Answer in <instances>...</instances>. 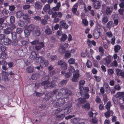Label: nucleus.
Returning a JSON list of instances; mask_svg holds the SVG:
<instances>
[{"instance_id":"obj_1","label":"nucleus","mask_w":124,"mask_h":124,"mask_svg":"<svg viewBox=\"0 0 124 124\" xmlns=\"http://www.w3.org/2000/svg\"><path fill=\"white\" fill-rule=\"evenodd\" d=\"M66 107L62 111L63 113L65 115L70 113L71 111L72 103L69 102L66 105Z\"/></svg>"},{"instance_id":"obj_2","label":"nucleus","mask_w":124,"mask_h":124,"mask_svg":"<svg viewBox=\"0 0 124 124\" xmlns=\"http://www.w3.org/2000/svg\"><path fill=\"white\" fill-rule=\"evenodd\" d=\"M111 56L109 55L107 56L105 58H104L105 62V65L108 67L109 68L112 66V63H111Z\"/></svg>"},{"instance_id":"obj_3","label":"nucleus","mask_w":124,"mask_h":124,"mask_svg":"<svg viewBox=\"0 0 124 124\" xmlns=\"http://www.w3.org/2000/svg\"><path fill=\"white\" fill-rule=\"evenodd\" d=\"M56 6L53 7L50 10L49 12V14L51 15L54 12L57 11L59 10V8L61 6L60 2H59L56 3Z\"/></svg>"},{"instance_id":"obj_4","label":"nucleus","mask_w":124,"mask_h":124,"mask_svg":"<svg viewBox=\"0 0 124 124\" xmlns=\"http://www.w3.org/2000/svg\"><path fill=\"white\" fill-rule=\"evenodd\" d=\"M58 99L55 103V106L56 107L61 106L65 103V101L64 98H60L58 97Z\"/></svg>"},{"instance_id":"obj_5","label":"nucleus","mask_w":124,"mask_h":124,"mask_svg":"<svg viewBox=\"0 0 124 124\" xmlns=\"http://www.w3.org/2000/svg\"><path fill=\"white\" fill-rule=\"evenodd\" d=\"M31 54L32 56L33 59L32 60L36 58L37 60H38L39 61H40L41 62H42L44 60V57L42 56H40L39 57H36L37 55L34 52H33L31 53Z\"/></svg>"},{"instance_id":"obj_6","label":"nucleus","mask_w":124,"mask_h":124,"mask_svg":"<svg viewBox=\"0 0 124 124\" xmlns=\"http://www.w3.org/2000/svg\"><path fill=\"white\" fill-rule=\"evenodd\" d=\"M115 73L118 77L120 76L122 78H124V70L116 69Z\"/></svg>"},{"instance_id":"obj_7","label":"nucleus","mask_w":124,"mask_h":124,"mask_svg":"<svg viewBox=\"0 0 124 124\" xmlns=\"http://www.w3.org/2000/svg\"><path fill=\"white\" fill-rule=\"evenodd\" d=\"M58 65L61 66L63 70H66L67 69V65L66 63L63 60H61L58 62Z\"/></svg>"},{"instance_id":"obj_8","label":"nucleus","mask_w":124,"mask_h":124,"mask_svg":"<svg viewBox=\"0 0 124 124\" xmlns=\"http://www.w3.org/2000/svg\"><path fill=\"white\" fill-rule=\"evenodd\" d=\"M60 28L62 29L63 28L65 29H67L69 27L68 25L66 23L64 20L61 21L60 22Z\"/></svg>"},{"instance_id":"obj_9","label":"nucleus","mask_w":124,"mask_h":124,"mask_svg":"<svg viewBox=\"0 0 124 124\" xmlns=\"http://www.w3.org/2000/svg\"><path fill=\"white\" fill-rule=\"evenodd\" d=\"M58 89H55L53 90L52 93V95L51 97L52 98L51 99V101L53 103L54 102L57 98H58L57 96V93L58 92Z\"/></svg>"},{"instance_id":"obj_10","label":"nucleus","mask_w":124,"mask_h":124,"mask_svg":"<svg viewBox=\"0 0 124 124\" xmlns=\"http://www.w3.org/2000/svg\"><path fill=\"white\" fill-rule=\"evenodd\" d=\"M34 8L36 9L37 10H40L43 7L42 3L39 1H36L34 4Z\"/></svg>"},{"instance_id":"obj_11","label":"nucleus","mask_w":124,"mask_h":124,"mask_svg":"<svg viewBox=\"0 0 124 124\" xmlns=\"http://www.w3.org/2000/svg\"><path fill=\"white\" fill-rule=\"evenodd\" d=\"M62 90L63 94L64 95H70L72 94L71 91L66 88H63Z\"/></svg>"},{"instance_id":"obj_12","label":"nucleus","mask_w":124,"mask_h":124,"mask_svg":"<svg viewBox=\"0 0 124 124\" xmlns=\"http://www.w3.org/2000/svg\"><path fill=\"white\" fill-rule=\"evenodd\" d=\"M115 96L116 98H118L119 99L123 100L124 101V92H118L116 94Z\"/></svg>"},{"instance_id":"obj_13","label":"nucleus","mask_w":124,"mask_h":124,"mask_svg":"<svg viewBox=\"0 0 124 124\" xmlns=\"http://www.w3.org/2000/svg\"><path fill=\"white\" fill-rule=\"evenodd\" d=\"M113 8L111 6H107L106 8V13L107 15H109L111 13L113 10Z\"/></svg>"},{"instance_id":"obj_14","label":"nucleus","mask_w":124,"mask_h":124,"mask_svg":"<svg viewBox=\"0 0 124 124\" xmlns=\"http://www.w3.org/2000/svg\"><path fill=\"white\" fill-rule=\"evenodd\" d=\"M1 74L2 75V79L4 80H6L8 79V74L7 72L2 71L1 73Z\"/></svg>"},{"instance_id":"obj_15","label":"nucleus","mask_w":124,"mask_h":124,"mask_svg":"<svg viewBox=\"0 0 124 124\" xmlns=\"http://www.w3.org/2000/svg\"><path fill=\"white\" fill-rule=\"evenodd\" d=\"M94 8L96 9H98L101 7V4L100 2L98 0L94 2L93 3Z\"/></svg>"},{"instance_id":"obj_16","label":"nucleus","mask_w":124,"mask_h":124,"mask_svg":"<svg viewBox=\"0 0 124 124\" xmlns=\"http://www.w3.org/2000/svg\"><path fill=\"white\" fill-rule=\"evenodd\" d=\"M50 6L49 4H47L45 5L43 7V10L44 12L47 13L49 14V12L50 10Z\"/></svg>"},{"instance_id":"obj_17","label":"nucleus","mask_w":124,"mask_h":124,"mask_svg":"<svg viewBox=\"0 0 124 124\" xmlns=\"http://www.w3.org/2000/svg\"><path fill=\"white\" fill-rule=\"evenodd\" d=\"M23 18L25 21L27 23H28L30 22V18L27 14H25L24 15L23 14Z\"/></svg>"},{"instance_id":"obj_18","label":"nucleus","mask_w":124,"mask_h":124,"mask_svg":"<svg viewBox=\"0 0 124 124\" xmlns=\"http://www.w3.org/2000/svg\"><path fill=\"white\" fill-rule=\"evenodd\" d=\"M83 108H84L86 110H89L90 108V104L89 103H86L85 104L82 105Z\"/></svg>"},{"instance_id":"obj_19","label":"nucleus","mask_w":124,"mask_h":124,"mask_svg":"<svg viewBox=\"0 0 124 124\" xmlns=\"http://www.w3.org/2000/svg\"><path fill=\"white\" fill-rule=\"evenodd\" d=\"M4 44L5 45H8L11 43V40L8 38H5L3 39Z\"/></svg>"},{"instance_id":"obj_20","label":"nucleus","mask_w":124,"mask_h":124,"mask_svg":"<svg viewBox=\"0 0 124 124\" xmlns=\"http://www.w3.org/2000/svg\"><path fill=\"white\" fill-rule=\"evenodd\" d=\"M65 115L64 114L58 115H56L55 116V119L56 120L59 121L62 119L65 116Z\"/></svg>"},{"instance_id":"obj_21","label":"nucleus","mask_w":124,"mask_h":124,"mask_svg":"<svg viewBox=\"0 0 124 124\" xmlns=\"http://www.w3.org/2000/svg\"><path fill=\"white\" fill-rule=\"evenodd\" d=\"M59 51L61 54H63L66 51L65 48L64 46H62L59 48Z\"/></svg>"},{"instance_id":"obj_22","label":"nucleus","mask_w":124,"mask_h":124,"mask_svg":"<svg viewBox=\"0 0 124 124\" xmlns=\"http://www.w3.org/2000/svg\"><path fill=\"white\" fill-rule=\"evenodd\" d=\"M100 33L101 32L99 31L98 30L97 31H94L93 33V35L94 37L96 39H98L100 37Z\"/></svg>"},{"instance_id":"obj_23","label":"nucleus","mask_w":124,"mask_h":124,"mask_svg":"<svg viewBox=\"0 0 124 124\" xmlns=\"http://www.w3.org/2000/svg\"><path fill=\"white\" fill-rule=\"evenodd\" d=\"M104 88L105 91L107 93H109L111 91L110 88L108 83H105L104 84Z\"/></svg>"},{"instance_id":"obj_24","label":"nucleus","mask_w":124,"mask_h":124,"mask_svg":"<svg viewBox=\"0 0 124 124\" xmlns=\"http://www.w3.org/2000/svg\"><path fill=\"white\" fill-rule=\"evenodd\" d=\"M52 93H49L45 95L44 97V99L46 101L48 100L51 97L52 95Z\"/></svg>"},{"instance_id":"obj_25","label":"nucleus","mask_w":124,"mask_h":124,"mask_svg":"<svg viewBox=\"0 0 124 124\" xmlns=\"http://www.w3.org/2000/svg\"><path fill=\"white\" fill-rule=\"evenodd\" d=\"M44 47V44L43 42H41L39 44L38 46H36L35 47V48L36 50H39Z\"/></svg>"},{"instance_id":"obj_26","label":"nucleus","mask_w":124,"mask_h":124,"mask_svg":"<svg viewBox=\"0 0 124 124\" xmlns=\"http://www.w3.org/2000/svg\"><path fill=\"white\" fill-rule=\"evenodd\" d=\"M33 34L35 36H39L40 34V32L39 30L37 29L33 31Z\"/></svg>"},{"instance_id":"obj_27","label":"nucleus","mask_w":124,"mask_h":124,"mask_svg":"<svg viewBox=\"0 0 124 124\" xmlns=\"http://www.w3.org/2000/svg\"><path fill=\"white\" fill-rule=\"evenodd\" d=\"M12 31V29L10 28L7 27L4 30V32L5 34H7L11 33Z\"/></svg>"},{"instance_id":"obj_28","label":"nucleus","mask_w":124,"mask_h":124,"mask_svg":"<svg viewBox=\"0 0 124 124\" xmlns=\"http://www.w3.org/2000/svg\"><path fill=\"white\" fill-rule=\"evenodd\" d=\"M64 56L66 59L70 58L71 56V53L70 51L68 50H67L65 53Z\"/></svg>"},{"instance_id":"obj_29","label":"nucleus","mask_w":124,"mask_h":124,"mask_svg":"<svg viewBox=\"0 0 124 124\" xmlns=\"http://www.w3.org/2000/svg\"><path fill=\"white\" fill-rule=\"evenodd\" d=\"M99 51L100 52V54L101 56H102L104 55V49L102 46H100L99 47Z\"/></svg>"},{"instance_id":"obj_30","label":"nucleus","mask_w":124,"mask_h":124,"mask_svg":"<svg viewBox=\"0 0 124 124\" xmlns=\"http://www.w3.org/2000/svg\"><path fill=\"white\" fill-rule=\"evenodd\" d=\"M27 29L31 31H33L35 29L34 26L33 24H30L28 26Z\"/></svg>"},{"instance_id":"obj_31","label":"nucleus","mask_w":124,"mask_h":124,"mask_svg":"<svg viewBox=\"0 0 124 124\" xmlns=\"http://www.w3.org/2000/svg\"><path fill=\"white\" fill-rule=\"evenodd\" d=\"M121 49L120 46L119 45H117L114 46V51L116 53L118 52L119 50Z\"/></svg>"},{"instance_id":"obj_32","label":"nucleus","mask_w":124,"mask_h":124,"mask_svg":"<svg viewBox=\"0 0 124 124\" xmlns=\"http://www.w3.org/2000/svg\"><path fill=\"white\" fill-rule=\"evenodd\" d=\"M78 101L80 104H84L86 101L83 98H80L78 99Z\"/></svg>"},{"instance_id":"obj_33","label":"nucleus","mask_w":124,"mask_h":124,"mask_svg":"<svg viewBox=\"0 0 124 124\" xmlns=\"http://www.w3.org/2000/svg\"><path fill=\"white\" fill-rule=\"evenodd\" d=\"M56 79L54 80H53L49 84H48V85H49L51 87H54V85L56 82Z\"/></svg>"},{"instance_id":"obj_34","label":"nucleus","mask_w":124,"mask_h":124,"mask_svg":"<svg viewBox=\"0 0 124 124\" xmlns=\"http://www.w3.org/2000/svg\"><path fill=\"white\" fill-rule=\"evenodd\" d=\"M67 36L66 34L65 33H63L62 34V37L61 38V41H64L67 39Z\"/></svg>"},{"instance_id":"obj_35","label":"nucleus","mask_w":124,"mask_h":124,"mask_svg":"<svg viewBox=\"0 0 124 124\" xmlns=\"http://www.w3.org/2000/svg\"><path fill=\"white\" fill-rule=\"evenodd\" d=\"M108 20L107 16H105L102 19V23L104 24H105L108 22Z\"/></svg>"},{"instance_id":"obj_36","label":"nucleus","mask_w":124,"mask_h":124,"mask_svg":"<svg viewBox=\"0 0 124 124\" xmlns=\"http://www.w3.org/2000/svg\"><path fill=\"white\" fill-rule=\"evenodd\" d=\"M11 36L13 40L16 39L17 38V34L15 32H13L11 33Z\"/></svg>"},{"instance_id":"obj_37","label":"nucleus","mask_w":124,"mask_h":124,"mask_svg":"<svg viewBox=\"0 0 124 124\" xmlns=\"http://www.w3.org/2000/svg\"><path fill=\"white\" fill-rule=\"evenodd\" d=\"M23 13L21 11H18L16 13V16L18 18H20L23 15Z\"/></svg>"},{"instance_id":"obj_38","label":"nucleus","mask_w":124,"mask_h":124,"mask_svg":"<svg viewBox=\"0 0 124 124\" xmlns=\"http://www.w3.org/2000/svg\"><path fill=\"white\" fill-rule=\"evenodd\" d=\"M62 110V109L61 108H58L54 110L53 111V113L54 114H57L61 111Z\"/></svg>"},{"instance_id":"obj_39","label":"nucleus","mask_w":124,"mask_h":124,"mask_svg":"<svg viewBox=\"0 0 124 124\" xmlns=\"http://www.w3.org/2000/svg\"><path fill=\"white\" fill-rule=\"evenodd\" d=\"M91 121L93 124H96L97 123L98 119L96 117L94 116L91 120Z\"/></svg>"},{"instance_id":"obj_40","label":"nucleus","mask_w":124,"mask_h":124,"mask_svg":"<svg viewBox=\"0 0 124 124\" xmlns=\"http://www.w3.org/2000/svg\"><path fill=\"white\" fill-rule=\"evenodd\" d=\"M45 32V33L47 35H51L52 34V30L50 28L46 29Z\"/></svg>"},{"instance_id":"obj_41","label":"nucleus","mask_w":124,"mask_h":124,"mask_svg":"<svg viewBox=\"0 0 124 124\" xmlns=\"http://www.w3.org/2000/svg\"><path fill=\"white\" fill-rule=\"evenodd\" d=\"M7 23H6L1 24L0 25V29L4 30L6 28V27L7 26Z\"/></svg>"},{"instance_id":"obj_42","label":"nucleus","mask_w":124,"mask_h":124,"mask_svg":"<svg viewBox=\"0 0 124 124\" xmlns=\"http://www.w3.org/2000/svg\"><path fill=\"white\" fill-rule=\"evenodd\" d=\"M75 60L73 58H70L68 61V62L70 64H74L75 62Z\"/></svg>"},{"instance_id":"obj_43","label":"nucleus","mask_w":124,"mask_h":124,"mask_svg":"<svg viewBox=\"0 0 124 124\" xmlns=\"http://www.w3.org/2000/svg\"><path fill=\"white\" fill-rule=\"evenodd\" d=\"M10 23L11 24H13L15 22V18L13 16H11L10 19Z\"/></svg>"},{"instance_id":"obj_44","label":"nucleus","mask_w":124,"mask_h":124,"mask_svg":"<svg viewBox=\"0 0 124 124\" xmlns=\"http://www.w3.org/2000/svg\"><path fill=\"white\" fill-rule=\"evenodd\" d=\"M31 32L30 31H29V30L27 28V29L25 30L24 31L25 36L26 37L29 36Z\"/></svg>"},{"instance_id":"obj_45","label":"nucleus","mask_w":124,"mask_h":124,"mask_svg":"<svg viewBox=\"0 0 124 124\" xmlns=\"http://www.w3.org/2000/svg\"><path fill=\"white\" fill-rule=\"evenodd\" d=\"M86 65L87 68H91L92 67V63L90 61L88 60Z\"/></svg>"},{"instance_id":"obj_46","label":"nucleus","mask_w":124,"mask_h":124,"mask_svg":"<svg viewBox=\"0 0 124 124\" xmlns=\"http://www.w3.org/2000/svg\"><path fill=\"white\" fill-rule=\"evenodd\" d=\"M33 68L31 66L28 67L26 69L27 72L29 73H31L33 71Z\"/></svg>"},{"instance_id":"obj_47","label":"nucleus","mask_w":124,"mask_h":124,"mask_svg":"<svg viewBox=\"0 0 124 124\" xmlns=\"http://www.w3.org/2000/svg\"><path fill=\"white\" fill-rule=\"evenodd\" d=\"M79 72L78 70L73 74V77L77 78H78L79 76Z\"/></svg>"},{"instance_id":"obj_48","label":"nucleus","mask_w":124,"mask_h":124,"mask_svg":"<svg viewBox=\"0 0 124 124\" xmlns=\"http://www.w3.org/2000/svg\"><path fill=\"white\" fill-rule=\"evenodd\" d=\"M0 58L5 59L7 57V54L5 52H3L1 54Z\"/></svg>"},{"instance_id":"obj_49","label":"nucleus","mask_w":124,"mask_h":124,"mask_svg":"<svg viewBox=\"0 0 124 124\" xmlns=\"http://www.w3.org/2000/svg\"><path fill=\"white\" fill-rule=\"evenodd\" d=\"M50 78L49 76H45L42 78V80L46 81H49V80Z\"/></svg>"},{"instance_id":"obj_50","label":"nucleus","mask_w":124,"mask_h":124,"mask_svg":"<svg viewBox=\"0 0 124 124\" xmlns=\"http://www.w3.org/2000/svg\"><path fill=\"white\" fill-rule=\"evenodd\" d=\"M16 7L14 5H10L9 6V10L11 11H13L15 9Z\"/></svg>"},{"instance_id":"obj_51","label":"nucleus","mask_w":124,"mask_h":124,"mask_svg":"<svg viewBox=\"0 0 124 124\" xmlns=\"http://www.w3.org/2000/svg\"><path fill=\"white\" fill-rule=\"evenodd\" d=\"M39 40L35 39L33 41L31 42L30 43L32 45H35L39 44Z\"/></svg>"},{"instance_id":"obj_52","label":"nucleus","mask_w":124,"mask_h":124,"mask_svg":"<svg viewBox=\"0 0 124 124\" xmlns=\"http://www.w3.org/2000/svg\"><path fill=\"white\" fill-rule=\"evenodd\" d=\"M93 64L94 67L98 68L99 65L98 64V62L96 60H94L93 61Z\"/></svg>"},{"instance_id":"obj_53","label":"nucleus","mask_w":124,"mask_h":124,"mask_svg":"<svg viewBox=\"0 0 124 124\" xmlns=\"http://www.w3.org/2000/svg\"><path fill=\"white\" fill-rule=\"evenodd\" d=\"M8 13L9 11L7 10L4 9L2 11V13L4 15H8Z\"/></svg>"},{"instance_id":"obj_54","label":"nucleus","mask_w":124,"mask_h":124,"mask_svg":"<svg viewBox=\"0 0 124 124\" xmlns=\"http://www.w3.org/2000/svg\"><path fill=\"white\" fill-rule=\"evenodd\" d=\"M114 24L113 22L111 21H109L107 24V27L108 28H110V27L113 26V25Z\"/></svg>"},{"instance_id":"obj_55","label":"nucleus","mask_w":124,"mask_h":124,"mask_svg":"<svg viewBox=\"0 0 124 124\" xmlns=\"http://www.w3.org/2000/svg\"><path fill=\"white\" fill-rule=\"evenodd\" d=\"M0 50L3 52H4L7 49V47L4 45H2L0 47Z\"/></svg>"},{"instance_id":"obj_56","label":"nucleus","mask_w":124,"mask_h":124,"mask_svg":"<svg viewBox=\"0 0 124 124\" xmlns=\"http://www.w3.org/2000/svg\"><path fill=\"white\" fill-rule=\"evenodd\" d=\"M69 72L71 73L75 71L74 68L72 66H70L68 68Z\"/></svg>"},{"instance_id":"obj_57","label":"nucleus","mask_w":124,"mask_h":124,"mask_svg":"<svg viewBox=\"0 0 124 124\" xmlns=\"http://www.w3.org/2000/svg\"><path fill=\"white\" fill-rule=\"evenodd\" d=\"M34 19L36 21H41V17L38 16H35L33 17Z\"/></svg>"},{"instance_id":"obj_58","label":"nucleus","mask_w":124,"mask_h":124,"mask_svg":"<svg viewBox=\"0 0 124 124\" xmlns=\"http://www.w3.org/2000/svg\"><path fill=\"white\" fill-rule=\"evenodd\" d=\"M82 20L83 23L84 24V25L85 26L88 25V22L86 19H82Z\"/></svg>"},{"instance_id":"obj_59","label":"nucleus","mask_w":124,"mask_h":124,"mask_svg":"<svg viewBox=\"0 0 124 124\" xmlns=\"http://www.w3.org/2000/svg\"><path fill=\"white\" fill-rule=\"evenodd\" d=\"M38 75L37 74L35 73L33 74L31 76V78L32 80H36L37 78Z\"/></svg>"},{"instance_id":"obj_60","label":"nucleus","mask_w":124,"mask_h":124,"mask_svg":"<svg viewBox=\"0 0 124 124\" xmlns=\"http://www.w3.org/2000/svg\"><path fill=\"white\" fill-rule=\"evenodd\" d=\"M18 25L19 26L23 27L24 25V22L21 20H19L18 22Z\"/></svg>"},{"instance_id":"obj_61","label":"nucleus","mask_w":124,"mask_h":124,"mask_svg":"<svg viewBox=\"0 0 124 124\" xmlns=\"http://www.w3.org/2000/svg\"><path fill=\"white\" fill-rule=\"evenodd\" d=\"M57 97H58H58L60 98L62 97L63 95V93L62 92H57Z\"/></svg>"},{"instance_id":"obj_62","label":"nucleus","mask_w":124,"mask_h":124,"mask_svg":"<svg viewBox=\"0 0 124 124\" xmlns=\"http://www.w3.org/2000/svg\"><path fill=\"white\" fill-rule=\"evenodd\" d=\"M23 31L22 29L20 28H17L16 29V31L17 33L18 34L21 33Z\"/></svg>"},{"instance_id":"obj_63","label":"nucleus","mask_w":124,"mask_h":124,"mask_svg":"<svg viewBox=\"0 0 124 124\" xmlns=\"http://www.w3.org/2000/svg\"><path fill=\"white\" fill-rule=\"evenodd\" d=\"M95 100L96 102L98 103H100L101 101V99L98 96H96V98Z\"/></svg>"},{"instance_id":"obj_64","label":"nucleus","mask_w":124,"mask_h":124,"mask_svg":"<svg viewBox=\"0 0 124 124\" xmlns=\"http://www.w3.org/2000/svg\"><path fill=\"white\" fill-rule=\"evenodd\" d=\"M93 77L95 79L96 81L97 82H99L101 80V78L99 76H97L96 75H94Z\"/></svg>"}]
</instances>
